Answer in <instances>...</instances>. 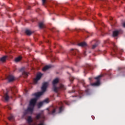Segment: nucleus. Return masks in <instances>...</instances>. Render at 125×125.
<instances>
[{
	"mask_svg": "<svg viewBox=\"0 0 125 125\" xmlns=\"http://www.w3.org/2000/svg\"><path fill=\"white\" fill-rule=\"evenodd\" d=\"M59 83V79L56 78L53 81V88H54V91L55 92H58L59 90L61 89V90H65L66 89V88L65 87V86L62 84H60V87L59 88L56 87V86H55L57 83Z\"/></svg>",
	"mask_w": 125,
	"mask_h": 125,
	"instance_id": "nucleus-1",
	"label": "nucleus"
},
{
	"mask_svg": "<svg viewBox=\"0 0 125 125\" xmlns=\"http://www.w3.org/2000/svg\"><path fill=\"white\" fill-rule=\"evenodd\" d=\"M59 105L60 107H58V106L54 107L52 109L50 114L52 115H54V114H58L59 113H61L62 111H63V103L62 102L59 103Z\"/></svg>",
	"mask_w": 125,
	"mask_h": 125,
	"instance_id": "nucleus-2",
	"label": "nucleus"
},
{
	"mask_svg": "<svg viewBox=\"0 0 125 125\" xmlns=\"http://www.w3.org/2000/svg\"><path fill=\"white\" fill-rule=\"evenodd\" d=\"M36 103H37V98L34 99H32L29 103V105L27 108V112H29L30 114L33 113L34 111V107H35V105H36Z\"/></svg>",
	"mask_w": 125,
	"mask_h": 125,
	"instance_id": "nucleus-3",
	"label": "nucleus"
},
{
	"mask_svg": "<svg viewBox=\"0 0 125 125\" xmlns=\"http://www.w3.org/2000/svg\"><path fill=\"white\" fill-rule=\"evenodd\" d=\"M47 86H48V83H44L42 87V91L35 93L33 94V95L35 96L36 98H38V97H40V96H41V95H42L43 92H44L45 90H46V87H47Z\"/></svg>",
	"mask_w": 125,
	"mask_h": 125,
	"instance_id": "nucleus-4",
	"label": "nucleus"
},
{
	"mask_svg": "<svg viewBox=\"0 0 125 125\" xmlns=\"http://www.w3.org/2000/svg\"><path fill=\"white\" fill-rule=\"evenodd\" d=\"M102 77H103V75L101 74V75L98 76V77H95V80H96L97 82L96 83H91V85H94V86H96L100 85V80H101V78H102Z\"/></svg>",
	"mask_w": 125,
	"mask_h": 125,
	"instance_id": "nucleus-5",
	"label": "nucleus"
},
{
	"mask_svg": "<svg viewBox=\"0 0 125 125\" xmlns=\"http://www.w3.org/2000/svg\"><path fill=\"white\" fill-rule=\"evenodd\" d=\"M44 115L43 114V111H42L41 113L37 114L35 117L36 120H40V119H44Z\"/></svg>",
	"mask_w": 125,
	"mask_h": 125,
	"instance_id": "nucleus-6",
	"label": "nucleus"
},
{
	"mask_svg": "<svg viewBox=\"0 0 125 125\" xmlns=\"http://www.w3.org/2000/svg\"><path fill=\"white\" fill-rule=\"evenodd\" d=\"M42 73H38L36 78L34 79V83H38V81H39V80L41 79V78H42Z\"/></svg>",
	"mask_w": 125,
	"mask_h": 125,
	"instance_id": "nucleus-7",
	"label": "nucleus"
},
{
	"mask_svg": "<svg viewBox=\"0 0 125 125\" xmlns=\"http://www.w3.org/2000/svg\"><path fill=\"white\" fill-rule=\"evenodd\" d=\"M49 103V99H46L43 102H40L38 104V107L39 108H41V107L42 106L44 103Z\"/></svg>",
	"mask_w": 125,
	"mask_h": 125,
	"instance_id": "nucleus-8",
	"label": "nucleus"
},
{
	"mask_svg": "<svg viewBox=\"0 0 125 125\" xmlns=\"http://www.w3.org/2000/svg\"><path fill=\"white\" fill-rule=\"evenodd\" d=\"M7 80H8V82H13L15 81V77L12 75H9L7 77Z\"/></svg>",
	"mask_w": 125,
	"mask_h": 125,
	"instance_id": "nucleus-9",
	"label": "nucleus"
},
{
	"mask_svg": "<svg viewBox=\"0 0 125 125\" xmlns=\"http://www.w3.org/2000/svg\"><path fill=\"white\" fill-rule=\"evenodd\" d=\"M77 45H79V46H82V47H84V46H86L87 45L86 43L84 42L79 43L77 44Z\"/></svg>",
	"mask_w": 125,
	"mask_h": 125,
	"instance_id": "nucleus-10",
	"label": "nucleus"
},
{
	"mask_svg": "<svg viewBox=\"0 0 125 125\" xmlns=\"http://www.w3.org/2000/svg\"><path fill=\"white\" fill-rule=\"evenodd\" d=\"M51 66L50 65H46L43 68H42V71L43 72H45V71H46V70H48V69H49L50 68H51Z\"/></svg>",
	"mask_w": 125,
	"mask_h": 125,
	"instance_id": "nucleus-11",
	"label": "nucleus"
},
{
	"mask_svg": "<svg viewBox=\"0 0 125 125\" xmlns=\"http://www.w3.org/2000/svg\"><path fill=\"white\" fill-rule=\"evenodd\" d=\"M3 98L5 100V101H8V100L9 99V96H8L7 93L4 94Z\"/></svg>",
	"mask_w": 125,
	"mask_h": 125,
	"instance_id": "nucleus-12",
	"label": "nucleus"
},
{
	"mask_svg": "<svg viewBox=\"0 0 125 125\" xmlns=\"http://www.w3.org/2000/svg\"><path fill=\"white\" fill-rule=\"evenodd\" d=\"M120 34V31H115L113 33V37H117L118 35Z\"/></svg>",
	"mask_w": 125,
	"mask_h": 125,
	"instance_id": "nucleus-13",
	"label": "nucleus"
},
{
	"mask_svg": "<svg viewBox=\"0 0 125 125\" xmlns=\"http://www.w3.org/2000/svg\"><path fill=\"white\" fill-rule=\"evenodd\" d=\"M25 33L26 34V35H27L28 36H30V35H32V34H33V32L31 31V30H26L25 31Z\"/></svg>",
	"mask_w": 125,
	"mask_h": 125,
	"instance_id": "nucleus-14",
	"label": "nucleus"
},
{
	"mask_svg": "<svg viewBox=\"0 0 125 125\" xmlns=\"http://www.w3.org/2000/svg\"><path fill=\"white\" fill-rule=\"evenodd\" d=\"M44 27H45V25H44V24H43V23L42 22L39 23V27L41 29H42L43 28H44Z\"/></svg>",
	"mask_w": 125,
	"mask_h": 125,
	"instance_id": "nucleus-15",
	"label": "nucleus"
},
{
	"mask_svg": "<svg viewBox=\"0 0 125 125\" xmlns=\"http://www.w3.org/2000/svg\"><path fill=\"white\" fill-rule=\"evenodd\" d=\"M6 60V56H4L0 59V62H5Z\"/></svg>",
	"mask_w": 125,
	"mask_h": 125,
	"instance_id": "nucleus-16",
	"label": "nucleus"
},
{
	"mask_svg": "<svg viewBox=\"0 0 125 125\" xmlns=\"http://www.w3.org/2000/svg\"><path fill=\"white\" fill-rule=\"evenodd\" d=\"M21 59H22V57L20 56L18 58H16L15 60V61L16 62H19V61H20L21 60Z\"/></svg>",
	"mask_w": 125,
	"mask_h": 125,
	"instance_id": "nucleus-17",
	"label": "nucleus"
},
{
	"mask_svg": "<svg viewBox=\"0 0 125 125\" xmlns=\"http://www.w3.org/2000/svg\"><path fill=\"white\" fill-rule=\"evenodd\" d=\"M9 121H13L14 120V117L13 115H11L10 117H8Z\"/></svg>",
	"mask_w": 125,
	"mask_h": 125,
	"instance_id": "nucleus-18",
	"label": "nucleus"
},
{
	"mask_svg": "<svg viewBox=\"0 0 125 125\" xmlns=\"http://www.w3.org/2000/svg\"><path fill=\"white\" fill-rule=\"evenodd\" d=\"M22 75H23L24 78H27V77H28V73H27L26 72H23L22 73Z\"/></svg>",
	"mask_w": 125,
	"mask_h": 125,
	"instance_id": "nucleus-19",
	"label": "nucleus"
},
{
	"mask_svg": "<svg viewBox=\"0 0 125 125\" xmlns=\"http://www.w3.org/2000/svg\"><path fill=\"white\" fill-rule=\"evenodd\" d=\"M113 50H114V51H116V50H117L118 49V47H117V46L116 45V44H115V43L113 44Z\"/></svg>",
	"mask_w": 125,
	"mask_h": 125,
	"instance_id": "nucleus-20",
	"label": "nucleus"
},
{
	"mask_svg": "<svg viewBox=\"0 0 125 125\" xmlns=\"http://www.w3.org/2000/svg\"><path fill=\"white\" fill-rule=\"evenodd\" d=\"M11 90H12V91H15V90H16V87H14L12 88Z\"/></svg>",
	"mask_w": 125,
	"mask_h": 125,
	"instance_id": "nucleus-21",
	"label": "nucleus"
},
{
	"mask_svg": "<svg viewBox=\"0 0 125 125\" xmlns=\"http://www.w3.org/2000/svg\"><path fill=\"white\" fill-rule=\"evenodd\" d=\"M96 46H97V44H96L93 45V46H92L93 49H94V48H95V47H96Z\"/></svg>",
	"mask_w": 125,
	"mask_h": 125,
	"instance_id": "nucleus-22",
	"label": "nucleus"
},
{
	"mask_svg": "<svg viewBox=\"0 0 125 125\" xmlns=\"http://www.w3.org/2000/svg\"><path fill=\"white\" fill-rule=\"evenodd\" d=\"M64 103H65V104H66V105H69V103L68 102V101H64Z\"/></svg>",
	"mask_w": 125,
	"mask_h": 125,
	"instance_id": "nucleus-23",
	"label": "nucleus"
},
{
	"mask_svg": "<svg viewBox=\"0 0 125 125\" xmlns=\"http://www.w3.org/2000/svg\"><path fill=\"white\" fill-rule=\"evenodd\" d=\"M42 0L43 5H44V4H45V1H46V0Z\"/></svg>",
	"mask_w": 125,
	"mask_h": 125,
	"instance_id": "nucleus-24",
	"label": "nucleus"
},
{
	"mask_svg": "<svg viewBox=\"0 0 125 125\" xmlns=\"http://www.w3.org/2000/svg\"><path fill=\"white\" fill-rule=\"evenodd\" d=\"M6 108H8V109L9 110H11V107L10 106H6Z\"/></svg>",
	"mask_w": 125,
	"mask_h": 125,
	"instance_id": "nucleus-25",
	"label": "nucleus"
},
{
	"mask_svg": "<svg viewBox=\"0 0 125 125\" xmlns=\"http://www.w3.org/2000/svg\"><path fill=\"white\" fill-rule=\"evenodd\" d=\"M123 27L125 28V22L123 23Z\"/></svg>",
	"mask_w": 125,
	"mask_h": 125,
	"instance_id": "nucleus-26",
	"label": "nucleus"
},
{
	"mask_svg": "<svg viewBox=\"0 0 125 125\" xmlns=\"http://www.w3.org/2000/svg\"><path fill=\"white\" fill-rule=\"evenodd\" d=\"M75 52H79V50H75Z\"/></svg>",
	"mask_w": 125,
	"mask_h": 125,
	"instance_id": "nucleus-27",
	"label": "nucleus"
},
{
	"mask_svg": "<svg viewBox=\"0 0 125 125\" xmlns=\"http://www.w3.org/2000/svg\"><path fill=\"white\" fill-rule=\"evenodd\" d=\"M99 16H101L102 15H101V14H99Z\"/></svg>",
	"mask_w": 125,
	"mask_h": 125,
	"instance_id": "nucleus-28",
	"label": "nucleus"
},
{
	"mask_svg": "<svg viewBox=\"0 0 125 125\" xmlns=\"http://www.w3.org/2000/svg\"><path fill=\"white\" fill-rule=\"evenodd\" d=\"M110 20H113V18H110Z\"/></svg>",
	"mask_w": 125,
	"mask_h": 125,
	"instance_id": "nucleus-29",
	"label": "nucleus"
},
{
	"mask_svg": "<svg viewBox=\"0 0 125 125\" xmlns=\"http://www.w3.org/2000/svg\"><path fill=\"white\" fill-rule=\"evenodd\" d=\"M71 50H74V49H72Z\"/></svg>",
	"mask_w": 125,
	"mask_h": 125,
	"instance_id": "nucleus-30",
	"label": "nucleus"
}]
</instances>
